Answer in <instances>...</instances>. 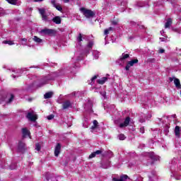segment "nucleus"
<instances>
[{"label":"nucleus","mask_w":181,"mask_h":181,"mask_svg":"<svg viewBox=\"0 0 181 181\" xmlns=\"http://www.w3.org/2000/svg\"><path fill=\"white\" fill-rule=\"evenodd\" d=\"M25 143L22 141L18 142V151H20V152H25Z\"/></svg>","instance_id":"obj_11"},{"label":"nucleus","mask_w":181,"mask_h":181,"mask_svg":"<svg viewBox=\"0 0 181 181\" xmlns=\"http://www.w3.org/2000/svg\"><path fill=\"white\" fill-rule=\"evenodd\" d=\"M95 153V155H101V153H103V151L101 150H98L94 152Z\"/></svg>","instance_id":"obj_32"},{"label":"nucleus","mask_w":181,"mask_h":181,"mask_svg":"<svg viewBox=\"0 0 181 181\" xmlns=\"http://www.w3.org/2000/svg\"><path fill=\"white\" fill-rule=\"evenodd\" d=\"M127 179H128V175H123L120 176L119 180L126 181Z\"/></svg>","instance_id":"obj_23"},{"label":"nucleus","mask_w":181,"mask_h":181,"mask_svg":"<svg viewBox=\"0 0 181 181\" xmlns=\"http://www.w3.org/2000/svg\"><path fill=\"white\" fill-rule=\"evenodd\" d=\"M40 33H43L47 36H54V35H56V30L53 29L45 28L41 30Z\"/></svg>","instance_id":"obj_2"},{"label":"nucleus","mask_w":181,"mask_h":181,"mask_svg":"<svg viewBox=\"0 0 181 181\" xmlns=\"http://www.w3.org/2000/svg\"><path fill=\"white\" fill-rule=\"evenodd\" d=\"M180 126H176L175 127V130L174 132L175 134V136H177V138H180Z\"/></svg>","instance_id":"obj_10"},{"label":"nucleus","mask_w":181,"mask_h":181,"mask_svg":"<svg viewBox=\"0 0 181 181\" xmlns=\"http://www.w3.org/2000/svg\"><path fill=\"white\" fill-rule=\"evenodd\" d=\"M26 118L29 119V121H31V122H36V120L37 119V115L35 114V112H29L26 115Z\"/></svg>","instance_id":"obj_3"},{"label":"nucleus","mask_w":181,"mask_h":181,"mask_svg":"<svg viewBox=\"0 0 181 181\" xmlns=\"http://www.w3.org/2000/svg\"><path fill=\"white\" fill-rule=\"evenodd\" d=\"M98 78V75H95L93 77H92L90 79L92 83H94V81H95V80H97Z\"/></svg>","instance_id":"obj_30"},{"label":"nucleus","mask_w":181,"mask_h":181,"mask_svg":"<svg viewBox=\"0 0 181 181\" xmlns=\"http://www.w3.org/2000/svg\"><path fill=\"white\" fill-rule=\"evenodd\" d=\"M53 118H54V115H49V116H47V119L49 120L53 119Z\"/></svg>","instance_id":"obj_35"},{"label":"nucleus","mask_w":181,"mask_h":181,"mask_svg":"<svg viewBox=\"0 0 181 181\" xmlns=\"http://www.w3.org/2000/svg\"><path fill=\"white\" fill-rule=\"evenodd\" d=\"M3 43L4 45H9V46H12V45H15V43L12 40H4L3 41Z\"/></svg>","instance_id":"obj_20"},{"label":"nucleus","mask_w":181,"mask_h":181,"mask_svg":"<svg viewBox=\"0 0 181 181\" xmlns=\"http://www.w3.org/2000/svg\"><path fill=\"white\" fill-rule=\"evenodd\" d=\"M43 0H35V2H42Z\"/></svg>","instance_id":"obj_51"},{"label":"nucleus","mask_w":181,"mask_h":181,"mask_svg":"<svg viewBox=\"0 0 181 181\" xmlns=\"http://www.w3.org/2000/svg\"><path fill=\"white\" fill-rule=\"evenodd\" d=\"M13 98H15V95H13V94L11 95V98L8 99V103H11L13 101Z\"/></svg>","instance_id":"obj_31"},{"label":"nucleus","mask_w":181,"mask_h":181,"mask_svg":"<svg viewBox=\"0 0 181 181\" xmlns=\"http://www.w3.org/2000/svg\"><path fill=\"white\" fill-rule=\"evenodd\" d=\"M112 180H113V181H122V180H119V179L116 178V177H113V178H112Z\"/></svg>","instance_id":"obj_42"},{"label":"nucleus","mask_w":181,"mask_h":181,"mask_svg":"<svg viewBox=\"0 0 181 181\" xmlns=\"http://www.w3.org/2000/svg\"><path fill=\"white\" fill-rule=\"evenodd\" d=\"M139 122H141V124H144V122H145L144 119H140Z\"/></svg>","instance_id":"obj_44"},{"label":"nucleus","mask_w":181,"mask_h":181,"mask_svg":"<svg viewBox=\"0 0 181 181\" xmlns=\"http://www.w3.org/2000/svg\"><path fill=\"white\" fill-rule=\"evenodd\" d=\"M71 107H73V105L70 100H66L62 103V110H67L69 108H71Z\"/></svg>","instance_id":"obj_6"},{"label":"nucleus","mask_w":181,"mask_h":181,"mask_svg":"<svg viewBox=\"0 0 181 181\" xmlns=\"http://www.w3.org/2000/svg\"><path fill=\"white\" fill-rule=\"evenodd\" d=\"M139 60L138 59H132L131 61L128 62L127 63L129 64V66L131 67H132V66H134V64H136V63H138Z\"/></svg>","instance_id":"obj_17"},{"label":"nucleus","mask_w":181,"mask_h":181,"mask_svg":"<svg viewBox=\"0 0 181 181\" xmlns=\"http://www.w3.org/2000/svg\"><path fill=\"white\" fill-rule=\"evenodd\" d=\"M118 138L119 141H124L126 137H125V135H124V134H120L118 135Z\"/></svg>","instance_id":"obj_25"},{"label":"nucleus","mask_w":181,"mask_h":181,"mask_svg":"<svg viewBox=\"0 0 181 181\" xmlns=\"http://www.w3.org/2000/svg\"><path fill=\"white\" fill-rule=\"evenodd\" d=\"M148 158L153 160L151 164H153V162H156V160H159V156L155 155V153L153 152L148 153Z\"/></svg>","instance_id":"obj_5"},{"label":"nucleus","mask_w":181,"mask_h":181,"mask_svg":"<svg viewBox=\"0 0 181 181\" xmlns=\"http://www.w3.org/2000/svg\"><path fill=\"white\" fill-rule=\"evenodd\" d=\"M173 23L172 18H168L167 22L165 24V28L168 29L170 28V25Z\"/></svg>","instance_id":"obj_14"},{"label":"nucleus","mask_w":181,"mask_h":181,"mask_svg":"<svg viewBox=\"0 0 181 181\" xmlns=\"http://www.w3.org/2000/svg\"><path fill=\"white\" fill-rule=\"evenodd\" d=\"M34 42H36V43H42V40L39 38L37 36H34L33 37Z\"/></svg>","instance_id":"obj_21"},{"label":"nucleus","mask_w":181,"mask_h":181,"mask_svg":"<svg viewBox=\"0 0 181 181\" xmlns=\"http://www.w3.org/2000/svg\"><path fill=\"white\" fill-rule=\"evenodd\" d=\"M108 81V78L107 77H103L100 79H98L97 80V83L98 84H105V82Z\"/></svg>","instance_id":"obj_13"},{"label":"nucleus","mask_w":181,"mask_h":181,"mask_svg":"<svg viewBox=\"0 0 181 181\" xmlns=\"http://www.w3.org/2000/svg\"><path fill=\"white\" fill-rule=\"evenodd\" d=\"M64 4H69L70 2V0H64Z\"/></svg>","instance_id":"obj_49"},{"label":"nucleus","mask_w":181,"mask_h":181,"mask_svg":"<svg viewBox=\"0 0 181 181\" xmlns=\"http://www.w3.org/2000/svg\"><path fill=\"white\" fill-rule=\"evenodd\" d=\"M80 11L83 13V15H84L85 18H86L87 19H90L95 16V13H94V11L88 8L82 7L80 8Z\"/></svg>","instance_id":"obj_1"},{"label":"nucleus","mask_w":181,"mask_h":181,"mask_svg":"<svg viewBox=\"0 0 181 181\" xmlns=\"http://www.w3.org/2000/svg\"><path fill=\"white\" fill-rule=\"evenodd\" d=\"M129 57V54L123 53L122 54V56H120L119 60H120V62H124V60H127V59H128Z\"/></svg>","instance_id":"obj_16"},{"label":"nucleus","mask_w":181,"mask_h":181,"mask_svg":"<svg viewBox=\"0 0 181 181\" xmlns=\"http://www.w3.org/2000/svg\"><path fill=\"white\" fill-rule=\"evenodd\" d=\"M83 39H84V37H83V34L79 33L76 38V40H77L79 46H81V42H83Z\"/></svg>","instance_id":"obj_15"},{"label":"nucleus","mask_w":181,"mask_h":181,"mask_svg":"<svg viewBox=\"0 0 181 181\" xmlns=\"http://www.w3.org/2000/svg\"><path fill=\"white\" fill-rule=\"evenodd\" d=\"M93 125L90 127V129H95L98 127V122L95 119L93 122Z\"/></svg>","instance_id":"obj_19"},{"label":"nucleus","mask_w":181,"mask_h":181,"mask_svg":"<svg viewBox=\"0 0 181 181\" xmlns=\"http://www.w3.org/2000/svg\"><path fill=\"white\" fill-rule=\"evenodd\" d=\"M52 95L53 92H47L44 95V98H45V100H47V98H52Z\"/></svg>","instance_id":"obj_18"},{"label":"nucleus","mask_w":181,"mask_h":181,"mask_svg":"<svg viewBox=\"0 0 181 181\" xmlns=\"http://www.w3.org/2000/svg\"><path fill=\"white\" fill-rule=\"evenodd\" d=\"M52 22L56 23V25H60L62 23V18L60 16H55L52 18Z\"/></svg>","instance_id":"obj_9"},{"label":"nucleus","mask_w":181,"mask_h":181,"mask_svg":"<svg viewBox=\"0 0 181 181\" xmlns=\"http://www.w3.org/2000/svg\"><path fill=\"white\" fill-rule=\"evenodd\" d=\"M42 16V21H47V16L46 14H43Z\"/></svg>","instance_id":"obj_34"},{"label":"nucleus","mask_w":181,"mask_h":181,"mask_svg":"<svg viewBox=\"0 0 181 181\" xmlns=\"http://www.w3.org/2000/svg\"><path fill=\"white\" fill-rule=\"evenodd\" d=\"M96 155L95 153L93 152L89 156V159H93V158H95Z\"/></svg>","instance_id":"obj_33"},{"label":"nucleus","mask_w":181,"mask_h":181,"mask_svg":"<svg viewBox=\"0 0 181 181\" xmlns=\"http://www.w3.org/2000/svg\"><path fill=\"white\" fill-rule=\"evenodd\" d=\"M23 138H26V136H30V132L28 130V128L22 129Z\"/></svg>","instance_id":"obj_8"},{"label":"nucleus","mask_w":181,"mask_h":181,"mask_svg":"<svg viewBox=\"0 0 181 181\" xmlns=\"http://www.w3.org/2000/svg\"><path fill=\"white\" fill-rule=\"evenodd\" d=\"M8 4H11V5H16V2L18 0H6Z\"/></svg>","instance_id":"obj_26"},{"label":"nucleus","mask_w":181,"mask_h":181,"mask_svg":"<svg viewBox=\"0 0 181 181\" xmlns=\"http://www.w3.org/2000/svg\"><path fill=\"white\" fill-rule=\"evenodd\" d=\"M158 53H160V54L165 53V49H160L158 50Z\"/></svg>","instance_id":"obj_41"},{"label":"nucleus","mask_w":181,"mask_h":181,"mask_svg":"<svg viewBox=\"0 0 181 181\" xmlns=\"http://www.w3.org/2000/svg\"><path fill=\"white\" fill-rule=\"evenodd\" d=\"M112 24L117 25H118V20H114L112 21Z\"/></svg>","instance_id":"obj_39"},{"label":"nucleus","mask_w":181,"mask_h":181,"mask_svg":"<svg viewBox=\"0 0 181 181\" xmlns=\"http://www.w3.org/2000/svg\"><path fill=\"white\" fill-rule=\"evenodd\" d=\"M61 149H62V144H60V143H57L54 148V156H57V157L59 156Z\"/></svg>","instance_id":"obj_7"},{"label":"nucleus","mask_w":181,"mask_h":181,"mask_svg":"<svg viewBox=\"0 0 181 181\" xmlns=\"http://www.w3.org/2000/svg\"><path fill=\"white\" fill-rule=\"evenodd\" d=\"M111 30H112V28L110 27L107 29H105L104 31V35H105L107 36V35H108L110 33V32H111Z\"/></svg>","instance_id":"obj_22"},{"label":"nucleus","mask_w":181,"mask_h":181,"mask_svg":"<svg viewBox=\"0 0 181 181\" xmlns=\"http://www.w3.org/2000/svg\"><path fill=\"white\" fill-rule=\"evenodd\" d=\"M138 26H139V29H145V26L144 25H139V24H138Z\"/></svg>","instance_id":"obj_45"},{"label":"nucleus","mask_w":181,"mask_h":181,"mask_svg":"<svg viewBox=\"0 0 181 181\" xmlns=\"http://www.w3.org/2000/svg\"><path fill=\"white\" fill-rule=\"evenodd\" d=\"M129 122H131V117H127L123 123L119 124V128H124L125 127H128L129 125Z\"/></svg>","instance_id":"obj_4"},{"label":"nucleus","mask_w":181,"mask_h":181,"mask_svg":"<svg viewBox=\"0 0 181 181\" xmlns=\"http://www.w3.org/2000/svg\"><path fill=\"white\" fill-rule=\"evenodd\" d=\"M175 77L172 78V77H170L169 78V81H170V83H172V81H173V80H175Z\"/></svg>","instance_id":"obj_43"},{"label":"nucleus","mask_w":181,"mask_h":181,"mask_svg":"<svg viewBox=\"0 0 181 181\" xmlns=\"http://www.w3.org/2000/svg\"><path fill=\"white\" fill-rule=\"evenodd\" d=\"M174 84H175L176 88L181 90L180 80H179V78H174Z\"/></svg>","instance_id":"obj_12"},{"label":"nucleus","mask_w":181,"mask_h":181,"mask_svg":"<svg viewBox=\"0 0 181 181\" xmlns=\"http://www.w3.org/2000/svg\"><path fill=\"white\" fill-rule=\"evenodd\" d=\"M35 149H36V151H37L39 152V151H40V149H42V146H40V144L39 143H37L35 144Z\"/></svg>","instance_id":"obj_27"},{"label":"nucleus","mask_w":181,"mask_h":181,"mask_svg":"<svg viewBox=\"0 0 181 181\" xmlns=\"http://www.w3.org/2000/svg\"><path fill=\"white\" fill-rule=\"evenodd\" d=\"M22 42H28V39L26 38H21Z\"/></svg>","instance_id":"obj_48"},{"label":"nucleus","mask_w":181,"mask_h":181,"mask_svg":"<svg viewBox=\"0 0 181 181\" xmlns=\"http://www.w3.org/2000/svg\"><path fill=\"white\" fill-rule=\"evenodd\" d=\"M130 23H131V25H134V26H135V25H136V23L134 22V21H131Z\"/></svg>","instance_id":"obj_46"},{"label":"nucleus","mask_w":181,"mask_h":181,"mask_svg":"<svg viewBox=\"0 0 181 181\" xmlns=\"http://www.w3.org/2000/svg\"><path fill=\"white\" fill-rule=\"evenodd\" d=\"M88 47L89 49H92L93 48V46H94V42H93L92 41H90L88 43Z\"/></svg>","instance_id":"obj_28"},{"label":"nucleus","mask_w":181,"mask_h":181,"mask_svg":"<svg viewBox=\"0 0 181 181\" xmlns=\"http://www.w3.org/2000/svg\"><path fill=\"white\" fill-rule=\"evenodd\" d=\"M10 169L11 170H13V169H16V165L15 164H12L11 166H10Z\"/></svg>","instance_id":"obj_38"},{"label":"nucleus","mask_w":181,"mask_h":181,"mask_svg":"<svg viewBox=\"0 0 181 181\" xmlns=\"http://www.w3.org/2000/svg\"><path fill=\"white\" fill-rule=\"evenodd\" d=\"M51 4H52V5H53L54 8L57 5L56 4V0H52Z\"/></svg>","instance_id":"obj_36"},{"label":"nucleus","mask_w":181,"mask_h":181,"mask_svg":"<svg viewBox=\"0 0 181 181\" xmlns=\"http://www.w3.org/2000/svg\"><path fill=\"white\" fill-rule=\"evenodd\" d=\"M39 12H40L41 16H43L46 13V11L45 10V8H40Z\"/></svg>","instance_id":"obj_29"},{"label":"nucleus","mask_w":181,"mask_h":181,"mask_svg":"<svg viewBox=\"0 0 181 181\" xmlns=\"http://www.w3.org/2000/svg\"><path fill=\"white\" fill-rule=\"evenodd\" d=\"M160 40H161V42H165V38H163V37H160Z\"/></svg>","instance_id":"obj_50"},{"label":"nucleus","mask_w":181,"mask_h":181,"mask_svg":"<svg viewBox=\"0 0 181 181\" xmlns=\"http://www.w3.org/2000/svg\"><path fill=\"white\" fill-rule=\"evenodd\" d=\"M54 8H56V9L59 12H62V11H63V7H62L60 4L59 5L57 4Z\"/></svg>","instance_id":"obj_24"},{"label":"nucleus","mask_w":181,"mask_h":181,"mask_svg":"<svg viewBox=\"0 0 181 181\" xmlns=\"http://www.w3.org/2000/svg\"><path fill=\"white\" fill-rule=\"evenodd\" d=\"M171 29H172V30L173 31V32H176L177 30V28H171Z\"/></svg>","instance_id":"obj_47"},{"label":"nucleus","mask_w":181,"mask_h":181,"mask_svg":"<svg viewBox=\"0 0 181 181\" xmlns=\"http://www.w3.org/2000/svg\"><path fill=\"white\" fill-rule=\"evenodd\" d=\"M129 67H131V66L129 65V63H127V64L126 66H125V70H126L127 71H129Z\"/></svg>","instance_id":"obj_37"},{"label":"nucleus","mask_w":181,"mask_h":181,"mask_svg":"<svg viewBox=\"0 0 181 181\" xmlns=\"http://www.w3.org/2000/svg\"><path fill=\"white\" fill-rule=\"evenodd\" d=\"M140 132L141 134H144L145 132V127H142L140 128Z\"/></svg>","instance_id":"obj_40"}]
</instances>
